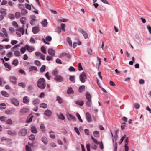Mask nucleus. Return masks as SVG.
Listing matches in <instances>:
<instances>
[{
	"mask_svg": "<svg viewBox=\"0 0 151 151\" xmlns=\"http://www.w3.org/2000/svg\"><path fill=\"white\" fill-rule=\"evenodd\" d=\"M37 85L40 89H44L46 87L45 81V79L42 78L39 79L37 82Z\"/></svg>",
	"mask_w": 151,
	"mask_h": 151,
	"instance_id": "obj_1",
	"label": "nucleus"
},
{
	"mask_svg": "<svg viewBox=\"0 0 151 151\" xmlns=\"http://www.w3.org/2000/svg\"><path fill=\"white\" fill-rule=\"evenodd\" d=\"M85 96L87 101L85 103L86 105L89 107L91 106L92 103L91 98L92 96L88 92H86V93Z\"/></svg>",
	"mask_w": 151,
	"mask_h": 151,
	"instance_id": "obj_2",
	"label": "nucleus"
},
{
	"mask_svg": "<svg viewBox=\"0 0 151 151\" xmlns=\"http://www.w3.org/2000/svg\"><path fill=\"white\" fill-rule=\"evenodd\" d=\"M16 31L17 35L19 37H21V35H23L24 33V27H19L17 28Z\"/></svg>",
	"mask_w": 151,
	"mask_h": 151,
	"instance_id": "obj_3",
	"label": "nucleus"
},
{
	"mask_svg": "<svg viewBox=\"0 0 151 151\" xmlns=\"http://www.w3.org/2000/svg\"><path fill=\"white\" fill-rule=\"evenodd\" d=\"M81 81L83 83L85 82L86 78V73L85 72H82L79 76Z\"/></svg>",
	"mask_w": 151,
	"mask_h": 151,
	"instance_id": "obj_4",
	"label": "nucleus"
},
{
	"mask_svg": "<svg viewBox=\"0 0 151 151\" xmlns=\"http://www.w3.org/2000/svg\"><path fill=\"white\" fill-rule=\"evenodd\" d=\"M27 133V130L25 128L21 129L19 132L18 135L20 136H24Z\"/></svg>",
	"mask_w": 151,
	"mask_h": 151,
	"instance_id": "obj_5",
	"label": "nucleus"
},
{
	"mask_svg": "<svg viewBox=\"0 0 151 151\" xmlns=\"http://www.w3.org/2000/svg\"><path fill=\"white\" fill-rule=\"evenodd\" d=\"M78 30L82 34L84 37L85 39H87L88 37V34L83 29L79 28L78 29Z\"/></svg>",
	"mask_w": 151,
	"mask_h": 151,
	"instance_id": "obj_6",
	"label": "nucleus"
},
{
	"mask_svg": "<svg viewBox=\"0 0 151 151\" xmlns=\"http://www.w3.org/2000/svg\"><path fill=\"white\" fill-rule=\"evenodd\" d=\"M1 31L3 33L0 32V36L1 37H4L5 36L7 37L8 36V33L5 28H3L1 29Z\"/></svg>",
	"mask_w": 151,
	"mask_h": 151,
	"instance_id": "obj_7",
	"label": "nucleus"
},
{
	"mask_svg": "<svg viewBox=\"0 0 151 151\" xmlns=\"http://www.w3.org/2000/svg\"><path fill=\"white\" fill-rule=\"evenodd\" d=\"M11 101L12 103L16 106H18L19 105V102L15 98H13L11 99Z\"/></svg>",
	"mask_w": 151,
	"mask_h": 151,
	"instance_id": "obj_8",
	"label": "nucleus"
},
{
	"mask_svg": "<svg viewBox=\"0 0 151 151\" xmlns=\"http://www.w3.org/2000/svg\"><path fill=\"white\" fill-rule=\"evenodd\" d=\"M54 79L58 82H61L63 80V77L60 75H58L54 78Z\"/></svg>",
	"mask_w": 151,
	"mask_h": 151,
	"instance_id": "obj_9",
	"label": "nucleus"
},
{
	"mask_svg": "<svg viewBox=\"0 0 151 151\" xmlns=\"http://www.w3.org/2000/svg\"><path fill=\"white\" fill-rule=\"evenodd\" d=\"M25 47L26 48L27 51L31 53L34 50V48L31 46L26 45L25 46Z\"/></svg>",
	"mask_w": 151,
	"mask_h": 151,
	"instance_id": "obj_10",
	"label": "nucleus"
},
{
	"mask_svg": "<svg viewBox=\"0 0 151 151\" xmlns=\"http://www.w3.org/2000/svg\"><path fill=\"white\" fill-rule=\"evenodd\" d=\"M29 111L28 108L26 107H24L21 109L20 113L21 114H23Z\"/></svg>",
	"mask_w": 151,
	"mask_h": 151,
	"instance_id": "obj_11",
	"label": "nucleus"
},
{
	"mask_svg": "<svg viewBox=\"0 0 151 151\" xmlns=\"http://www.w3.org/2000/svg\"><path fill=\"white\" fill-rule=\"evenodd\" d=\"M44 114L48 117H49L52 115V112L50 110L47 109L44 112Z\"/></svg>",
	"mask_w": 151,
	"mask_h": 151,
	"instance_id": "obj_12",
	"label": "nucleus"
},
{
	"mask_svg": "<svg viewBox=\"0 0 151 151\" xmlns=\"http://www.w3.org/2000/svg\"><path fill=\"white\" fill-rule=\"evenodd\" d=\"M48 53L49 55H50L53 57L55 55V51L53 49L50 48L48 50Z\"/></svg>",
	"mask_w": 151,
	"mask_h": 151,
	"instance_id": "obj_13",
	"label": "nucleus"
},
{
	"mask_svg": "<svg viewBox=\"0 0 151 151\" xmlns=\"http://www.w3.org/2000/svg\"><path fill=\"white\" fill-rule=\"evenodd\" d=\"M29 145H27L26 146L25 149L26 151H31L32 149L31 147H32L33 146V144H29L28 143Z\"/></svg>",
	"mask_w": 151,
	"mask_h": 151,
	"instance_id": "obj_14",
	"label": "nucleus"
},
{
	"mask_svg": "<svg viewBox=\"0 0 151 151\" xmlns=\"http://www.w3.org/2000/svg\"><path fill=\"white\" fill-rule=\"evenodd\" d=\"M10 79L11 82L14 84H15L16 82L17 78L14 76H11L10 77Z\"/></svg>",
	"mask_w": 151,
	"mask_h": 151,
	"instance_id": "obj_15",
	"label": "nucleus"
},
{
	"mask_svg": "<svg viewBox=\"0 0 151 151\" xmlns=\"http://www.w3.org/2000/svg\"><path fill=\"white\" fill-rule=\"evenodd\" d=\"M39 31V29L38 27H32V31L34 34L37 33Z\"/></svg>",
	"mask_w": 151,
	"mask_h": 151,
	"instance_id": "obj_16",
	"label": "nucleus"
},
{
	"mask_svg": "<svg viewBox=\"0 0 151 151\" xmlns=\"http://www.w3.org/2000/svg\"><path fill=\"white\" fill-rule=\"evenodd\" d=\"M29 101V98L27 96H24L23 99V102L25 104H27Z\"/></svg>",
	"mask_w": 151,
	"mask_h": 151,
	"instance_id": "obj_17",
	"label": "nucleus"
},
{
	"mask_svg": "<svg viewBox=\"0 0 151 151\" xmlns=\"http://www.w3.org/2000/svg\"><path fill=\"white\" fill-rule=\"evenodd\" d=\"M86 117L87 121L88 122H90L92 121L90 114L88 112H87L86 114Z\"/></svg>",
	"mask_w": 151,
	"mask_h": 151,
	"instance_id": "obj_18",
	"label": "nucleus"
},
{
	"mask_svg": "<svg viewBox=\"0 0 151 151\" xmlns=\"http://www.w3.org/2000/svg\"><path fill=\"white\" fill-rule=\"evenodd\" d=\"M26 18L24 17H22L20 19V21L23 25L22 26V27H24V24L25 22Z\"/></svg>",
	"mask_w": 151,
	"mask_h": 151,
	"instance_id": "obj_19",
	"label": "nucleus"
},
{
	"mask_svg": "<svg viewBox=\"0 0 151 151\" xmlns=\"http://www.w3.org/2000/svg\"><path fill=\"white\" fill-rule=\"evenodd\" d=\"M57 116L59 119L62 120L65 119L64 116L62 113H60L59 114H57Z\"/></svg>",
	"mask_w": 151,
	"mask_h": 151,
	"instance_id": "obj_20",
	"label": "nucleus"
},
{
	"mask_svg": "<svg viewBox=\"0 0 151 151\" xmlns=\"http://www.w3.org/2000/svg\"><path fill=\"white\" fill-rule=\"evenodd\" d=\"M31 130L32 133H36L37 132L36 127L35 126H33L32 127Z\"/></svg>",
	"mask_w": 151,
	"mask_h": 151,
	"instance_id": "obj_21",
	"label": "nucleus"
},
{
	"mask_svg": "<svg viewBox=\"0 0 151 151\" xmlns=\"http://www.w3.org/2000/svg\"><path fill=\"white\" fill-rule=\"evenodd\" d=\"M1 93L4 97H8L9 96L8 93L5 91H2L1 92Z\"/></svg>",
	"mask_w": 151,
	"mask_h": 151,
	"instance_id": "obj_22",
	"label": "nucleus"
},
{
	"mask_svg": "<svg viewBox=\"0 0 151 151\" xmlns=\"http://www.w3.org/2000/svg\"><path fill=\"white\" fill-rule=\"evenodd\" d=\"M51 73L55 77L58 75V70L56 69H55L53 70L52 71Z\"/></svg>",
	"mask_w": 151,
	"mask_h": 151,
	"instance_id": "obj_23",
	"label": "nucleus"
},
{
	"mask_svg": "<svg viewBox=\"0 0 151 151\" xmlns=\"http://www.w3.org/2000/svg\"><path fill=\"white\" fill-rule=\"evenodd\" d=\"M76 104L81 106L83 105L84 101L81 100H77L76 101Z\"/></svg>",
	"mask_w": 151,
	"mask_h": 151,
	"instance_id": "obj_24",
	"label": "nucleus"
},
{
	"mask_svg": "<svg viewBox=\"0 0 151 151\" xmlns=\"http://www.w3.org/2000/svg\"><path fill=\"white\" fill-rule=\"evenodd\" d=\"M42 142L45 144H47L48 143V140L45 137H42L41 139Z\"/></svg>",
	"mask_w": 151,
	"mask_h": 151,
	"instance_id": "obj_25",
	"label": "nucleus"
},
{
	"mask_svg": "<svg viewBox=\"0 0 151 151\" xmlns=\"http://www.w3.org/2000/svg\"><path fill=\"white\" fill-rule=\"evenodd\" d=\"M29 70L30 71H31L33 70L37 71V69L36 67L34 66H31L29 68Z\"/></svg>",
	"mask_w": 151,
	"mask_h": 151,
	"instance_id": "obj_26",
	"label": "nucleus"
},
{
	"mask_svg": "<svg viewBox=\"0 0 151 151\" xmlns=\"http://www.w3.org/2000/svg\"><path fill=\"white\" fill-rule=\"evenodd\" d=\"M7 133L10 135H14L16 134V132L13 130H9L7 131Z\"/></svg>",
	"mask_w": 151,
	"mask_h": 151,
	"instance_id": "obj_27",
	"label": "nucleus"
},
{
	"mask_svg": "<svg viewBox=\"0 0 151 151\" xmlns=\"http://www.w3.org/2000/svg\"><path fill=\"white\" fill-rule=\"evenodd\" d=\"M39 102V99H35L32 101V103L34 105L38 104Z\"/></svg>",
	"mask_w": 151,
	"mask_h": 151,
	"instance_id": "obj_28",
	"label": "nucleus"
},
{
	"mask_svg": "<svg viewBox=\"0 0 151 151\" xmlns=\"http://www.w3.org/2000/svg\"><path fill=\"white\" fill-rule=\"evenodd\" d=\"M56 100L59 103L61 104L63 102V99L59 96H57L56 97Z\"/></svg>",
	"mask_w": 151,
	"mask_h": 151,
	"instance_id": "obj_29",
	"label": "nucleus"
},
{
	"mask_svg": "<svg viewBox=\"0 0 151 151\" xmlns=\"http://www.w3.org/2000/svg\"><path fill=\"white\" fill-rule=\"evenodd\" d=\"M85 89V86L84 85H82L79 87V91L80 93H82L84 91Z\"/></svg>",
	"mask_w": 151,
	"mask_h": 151,
	"instance_id": "obj_30",
	"label": "nucleus"
},
{
	"mask_svg": "<svg viewBox=\"0 0 151 151\" xmlns=\"http://www.w3.org/2000/svg\"><path fill=\"white\" fill-rule=\"evenodd\" d=\"M4 66L6 68H8V71H9L11 69V66L7 63H5L4 64Z\"/></svg>",
	"mask_w": 151,
	"mask_h": 151,
	"instance_id": "obj_31",
	"label": "nucleus"
},
{
	"mask_svg": "<svg viewBox=\"0 0 151 151\" xmlns=\"http://www.w3.org/2000/svg\"><path fill=\"white\" fill-rule=\"evenodd\" d=\"M67 93L68 94L73 93H74V91L71 87L69 88L67 91Z\"/></svg>",
	"mask_w": 151,
	"mask_h": 151,
	"instance_id": "obj_32",
	"label": "nucleus"
},
{
	"mask_svg": "<svg viewBox=\"0 0 151 151\" xmlns=\"http://www.w3.org/2000/svg\"><path fill=\"white\" fill-rule=\"evenodd\" d=\"M41 24L44 27H47V20L45 19L42 22Z\"/></svg>",
	"mask_w": 151,
	"mask_h": 151,
	"instance_id": "obj_33",
	"label": "nucleus"
},
{
	"mask_svg": "<svg viewBox=\"0 0 151 151\" xmlns=\"http://www.w3.org/2000/svg\"><path fill=\"white\" fill-rule=\"evenodd\" d=\"M0 12L4 15H6V10L4 9H1L0 10Z\"/></svg>",
	"mask_w": 151,
	"mask_h": 151,
	"instance_id": "obj_34",
	"label": "nucleus"
},
{
	"mask_svg": "<svg viewBox=\"0 0 151 151\" xmlns=\"http://www.w3.org/2000/svg\"><path fill=\"white\" fill-rule=\"evenodd\" d=\"M47 104L44 103L40 104V107L43 108H46L47 107Z\"/></svg>",
	"mask_w": 151,
	"mask_h": 151,
	"instance_id": "obj_35",
	"label": "nucleus"
},
{
	"mask_svg": "<svg viewBox=\"0 0 151 151\" xmlns=\"http://www.w3.org/2000/svg\"><path fill=\"white\" fill-rule=\"evenodd\" d=\"M50 134H51L50 135V137L52 139H54L55 137V135L53 132L50 131L49 132Z\"/></svg>",
	"mask_w": 151,
	"mask_h": 151,
	"instance_id": "obj_36",
	"label": "nucleus"
},
{
	"mask_svg": "<svg viewBox=\"0 0 151 151\" xmlns=\"http://www.w3.org/2000/svg\"><path fill=\"white\" fill-rule=\"evenodd\" d=\"M8 17L11 20H13L14 19L15 16L12 14H10L8 15Z\"/></svg>",
	"mask_w": 151,
	"mask_h": 151,
	"instance_id": "obj_37",
	"label": "nucleus"
},
{
	"mask_svg": "<svg viewBox=\"0 0 151 151\" xmlns=\"http://www.w3.org/2000/svg\"><path fill=\"white\" fill-rule=\"evenodd\" d=\"M28 12V11L25 9H22L21 10V14L22 15H24L27 13Z\"/></svg>",
	"mask_w": 151,
	"mask_h": 151,
	"instance_id": "obj_38",
	"label": "nucleus"
},
{
	"mask_svg": "<svg viewBox=\"0 0 151 151\" xmlns=\"http://www.w3.org/2000/svg\"><path fill=\"white\" fill-rule=\"evenodd\" d=\"M40 128L42 131L45 132V128L44 125L42 124H41Z\"/></svg>",
	"mask_w": 151,
	"mask_h": 151,
	"instance_id": "obj_39",
	"label": "nucleus"
},
{
	"mask_svg": "<svg viewBox=\"0 0 151 151\" xmlns=\"http://www.w3.org/2000/svg\"><path fill=\"white\" fill-rule=\"evenodd\" d=\"M94 136L96 137H98L99 135V132L97 131H95L93 132Z\"/></svg>",
	"mask_w": 151,
	"mask_h": 151,
	"instance_id": "obj_40",
	"label": "nucleus"
},
{
	"mask_svg": "<svg viewBox=\"0 0 151 151\" xmlns=\"http://www.w3.org/2000/svg\"><path fill=\"white\" fill-rule=\"evenodd\" d=\"M21 14L20 12H17L15 13V16L16 18H19L21 17Z\"/></svg>",
	"mask_w": 151,
	"mask_h": 151,
	"instance_id": "obj_41",
	"label": "nucleus"
},
{
	"mask_svg": "<svg viewBox=\"0 0 151 151\" xmlns=\"http://www.w3.org/2000/svg\"><path fill=\"white\" fill-rule=\"evenodd\" d=\"M46 66L45 65H42L40 69V71L42 72H44L45 70Z\"/></svg>",
	"mask_w": 151,
	"mask_h": 151,
	"instance_id": "obj_42",
	"label": "nucleus"
},
{
	"mask_svg": "<svg viewBox=\"0 0 151 151\" xmlns=\"http://www.w3.org/2000/svg\"><path fill=\"white\" fill-rule=\"evenodd\" d=\"M12 64L14 65L15 66H17L18 64V61L17 59L14 60Z\"/></svg>",
	"mask_w": 151,
	"mask_h": 151,
	"instance_id": "obj_43",
	"label": "nucleus"
},
{
	"mask_svg": "<svg viewBox=\"0 0 151 151\" xmlns=\"http://www.w3.org/2000/svg\"><path fill=\"white\" fill-rule=\"evenodd\" d=\"M69 117L72 120L74 121H75L76 120V119L74 116H73L70 114L69 115Z\"/></svg>",
	"mask_w": 151,
	"mask_h": 151,
	"instance_id": "obj_44",
	"label": "nucleus"
},
{
	"mask_svg": "<svg viewBox=\"0 0 151 151\" xmlns=\"http://www.w3.org/2000/svg\"><path fill=\"white\" fill-rule=\"evenodd\" d=\"M91 148L94 150H96L97 148V146L94 143H92L91 146Z\"/></svg>",
	"mask_w": 151,
	"mask_h": 151,
	"instance_id": "obj_45",
	"label": "nucleus"
},
{
	"mask_svg": "<svg viewBox=\"0 0 151 151\" xmlns=\"http://www.w3.org/2000/svg\"><path fill=\"white\" fill-rule=\"evenodd\" d=\"M76 115L77 117H78V119H79V121L80 122H83V121L82 119L81 118V117L79 114L78 113H77L76 114Z\"/></svg>",
	"mask_w": 151,
	"mask_h": 151,
	"instance_id": "obj_46",
	"label": "nucleus"
},
{
	"mask_svg": "<svg viewBox=\"0 0 151 151\" xmlns=\"http://www.w3.org/2000/svg\"><path fill=\"white\" fill-rule=\"evenodd\" d=\"M70 80L73 82H74L75 80V76H70L69 78Z\"/></svg>",
	"mask_w": 151,
	"mask_h": 151,
	"instance_id": "obj_47",
	"label": "nucleus"
},
{
	"mask_svg": "<svg viewBox=\"0 0 151 151\" xmlns=\"http://www.w3.org/2000/svg\"><path fill=\"white\" fill-rule=\"evenodd\" d=\"M25 6L26 7V8L29 10H31V6L29 4L27 3H25Z\"/></svg>",
	"mask_w": 151,
	"mask_h": 151,
	"instance_id": "obj_48",
	"label": "nucleus"
},
{
	"mask_svg": "<svg viewBox=\"0 0 151 151\" xmlns=\"http://www.w3.org/2000/svg\"><path fill=\"white\" fill-rule=\"evenodd\" d=\"M41 51L44 53L46 54V51L45 50V47L44 46H42L41 47Z\"/></svg>",
	"mask_w": 151,
	"mask_h": 151,
	"instance_id": "obj_49",
	"label": "nucleus"
},
{
	"mask_svg": "<svg viewBox=\"0 0 151 151\" xmlns=\"http://www.w3.org/2000/svg\"><path fill=\"white\" fill-rule=\"evenodd\" d=\"M18 85L22 88H24L25 87V85L23 82H20L18 84Z\"/></svg>",
	"mask_w": 151,
	"mask_h": 151,
	"instance_id": "obj_50",
	"label": "nucleus"
},
{
	"mask_svg": "<svg viewBox=\"0 0 151 151\" xmlns=\"http://www.w3.org/2000/svg\"><path fill=\"white\" fill-rule=\"evenodd\" d=\"M6 124H12V120L11 119H8L6 122Z\"/></svg>",
	"mask_w": 151,
	"mask_h": 151,
	"instance_id": "obj_51",
	"label": "nucleus"
},
{
	"mask_svg": "<svg viewBox=\"0 0 151 151\" xmlns=\"http://www.w3.org/2000/svg\"><path fill=\"white\" fill-rule=\"evenodd\" d=\"M34 63L36 65L38 66H40L41 65L40 62L39 61L36 60L35 62Z\"/></svg>",
	"mask_w": 151,
	"mask_h": 151,
	"instance_id": "obj_52",
	"label": "nucleus"
},
{
	"mask_svg": "<svg viewBox=\"0 0 151 151\" xmlns=\"http://www.w3.org/2000/svg\"><path fill=\"white\" fill-rule=\"evenodd\" d=\"M26 49L25 47L21 48L20 50L22 54L24 53L26 51Z\"/></svg>",
	"mask_w": 151,
	"mask_h": 151,
	"instance_id": "obj_53",
	"label": "nucleus"
},
{
	"mask_svg": "<svg viewBox=\"0 0 151 151\" xmlns=\"http://www.w3.org/2000/svg\"><path fill=\"white\" fill-rule=\"evenodd\" d=\"M45 76L46 78L49 80L50 79V77L49 76V73L48 72H47L45 74Z\"/></svg>",
	"mask_w": 151,
	"mask_h": 151,
	"instance_id": "obj_54",
	"label": "nucleus"
},
{
	"mask_svg": "<svg viewBox=\"0 0 151 151\" xmlns=\"http://www.w3.org/2000/svg\"><path fill=\"white\" fill-rule=\"evenodd\" d=\"M33 117V116H32L30 117L29 119H27L26 122L27 123H29L31 122L32 121Z\"/></svg>",
	"mask_w": 151,
	"mask_h": 151,
	"instance_id": "obj_55",
	"label": "nucleus"
},
{
	"mask_svg": "<svg viewBox=\"0 0 151 151\" xmlns=\"http://www.w3.org/2000/svg\"><path fill=\"white\" fill-rule=\"evenodd\" d=\"M14 55L16 56H20V52L19 51L17 50L14 51Z\"/></svg>",
	"mask_w": 151,
	"mask_h": 151,
	"instance_id": "obj_56",
	"label": "nucleus"
},
{
	"mask_svg": "<svg viewBox=\"0 0 151 151\" xmlns=\"http://www.w3.org/2000/svg\"><path fill=\"white\" fill-rule=\"evenodd\" d=\"M29 139L30 140H33L35 139V136L33 134H31L29 137Z\"/></svg>",
	"mask_w": 151,
	"mask_h": 151,
	"instance_id": "obj_57",
	"label": "nucleus"
},
{
	"mask_svg": "<svg viewBox=\"0 0 151 151\" xmlns=\"http://www.w3.org/2000/svg\"><path fill=\"white\" fill-rule=\"evenodd\" d=\"M78 70L79 71H81L83 69V67H82L81 64V63H78Z\"/></svg>",
	"mask_w": 151,
	"mask_h": 151,
	"instance_id": "obj_58",
	"label": "nucleus"
},
{
	"mask_svg": "<svg viewBox=\"0 0 151 151\" xmlns=\"http://www.w3.org/2000/svg\"><path fill=\"white\" fill-rule=\"evenodd\" d=\"M99 145L101 149L104 148L103 145L102 141L100 142L98 144Z\"/></svg>",
	"mask_w": 151,
	"mask_h": 151,
	"instance_id": "obj_59",
	"label": "nucleus"
},
{
	"mask_svg": "<svg viewBox=\"0 0 151 151\" xmlns=\"http://www.w3.org/2000/svg\"><path fill=\"white\" fill-rule=\"evenodd\" d=\"M18 43V41L16 40H12L11 41V43L12 45H14V44H17Z\"/></svg>",
	"mask_w": 151,
	"mask_h": 151,
	"instance_id": "obj_60",
	"label": "nucleus"
},
{
	"mask_svg": "<svg viewBox=\"0 0 151 151\" xmlns=\"http://www.w3.org/2000/svg\"><path fill=\"white\" fill-rule=\"evenodd\" d=\"M6 119V118L4 116H1L0 117V120L1 121H5Z\"/></svg>",
	"mask_w": 151,
	"mask_h": 151,
	"instance_id": "obj_61",
	"label": "nucleus"
},
{
	"mask_svg": "<svg viewBox=\"0 0 151 151\" xmlns=\"http://www.w3.org/2000/svg\"><path fill=\"white\" fill-rule=\"evenodd\" d=\"M46 40L48 41H50L51 40L52 38L50 36H48L46 37Z\"/></svg>",
	"mask_w": 151,
	"mask_h": 151,
	"instance_id": "obj_62",
	"label": "nucleus"
},
{
	"mask_svg": "<svg viewBox=\"0 0 151 151\" xmlns=\"http://www.w3.org/2000/svg\"><path fill=\"white\" fill-rule=\"evenodd\" d=\"M87 51H88V53L89 54L91 55L92 54V50L90 48H88L87 49Z\"/></svg>",
	"mask_w": 151,
	"mask_h": 151,
	"instance_id": "obj_63",
	"label": "nucleus"
},
{
	"mask_svg": "<svg viewBox=\"0 0 151 151\" xmlns=\"http://www.w3.org/2000/svg\"><path fill=\"white\" fill-rule=\"evenodd\" d=\"M146 27L149 33L151 34V27L149 25H147Z\"/></svg>",
	"mask_w": 151,
	"mask_h": 151,
	"instance_id": "obj_64",
	"label": "nucleus"
}]
</instances>
